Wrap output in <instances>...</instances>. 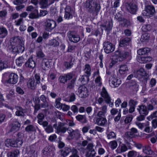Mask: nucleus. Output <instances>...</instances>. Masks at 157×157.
Masks as SVG:
<instances>
[{
	"mask_svg": "<svg viewBox=\"0 0 157 157\" xmlns=\"http://www.w3.org/2000/svg\"><path fill=\"white\" fill-rule=\"evenodd\" d=\"M16 111L15 112V115L16 116L21 117H24L25 114L23 112V109L20 107L17 106L15 107Z\"/></svg>",
	"mask_w": 157,
	"mask_h": 157,
	"instance_id": "28",
	"label": "nucleus"
},
{
	"mask_svg": "<svg viewBox=\"0 0 157 157\" xmlns=\"http://www.w3.org/2000/svg\"><path fill=\"white\" fill-rule=\"evenodd\" d=\"M131 58L130 52L117 51L116 52L115 55L113 56L111 63L110 64V66H112L118 61H122L125 59L130 60Z\"/></svg>",
	"mask_w": 157,
	"mask_h": 157,
	"instance_id": "2",
	"label": "nucleus"
},
{
	"mask_svg": "<svg viewBox=\"0 0 157 157\" xmlns=\"http://www.w3.org/2000/svg\"><path fill=\"white\" fill-rule=\"evenodd\" d=\"M38 118V122L40 125H42L43 127L47 126L48 122L47 121H43L44 118V115L43 113H39L37 116Z\"/></svg>",
	"mask_w": 157,
	"mask_h": 157,
	"instance_id": "19",
	"label": "nucleus"
},
{
	"mask_svg": "<svg viewBox=\"0 0 157 157\" xmlns=\"http://www.w3.org/2000/svg\"><path fill=\"white\" fill-rule=\"evenodd\" d=\"M137 110L140 114H143L146 116L148 113L146 106L145 105H141L138 106Z\"/></svg>",
	"mask_w": 157,
	"mask_h": 157,
	"instance_id": "22",
	"label": "nucleus"
},
{
	"mask_svg": "<svg viewBox=\"0 0 157 157\" xmlns=\"http://www.w3.org/2000/svg\"><path fill=\"white\" fill-rule=\"evenodd\" d=\"M17 136L19 137L16 140H14V145L13 146V147H18L21 146L23 143L22 140V134L18 133L17 134Z\"/></svg>",
	"mask_w": 157,
	"mask_h": 157,
	"instance_id": "20",
	"label": "nucleus"
},
{
	"mask_svg": "<svg viewBox=\"0 0 157 157\" xmlns=\"http://www.w3.org/2000/svg\"><path fill=\"white\" fill-rule=\"evenodd\" d=\"M113 21L112 20L106 21L105 24L101 25L105 30L109 31L111 29L113 26Z\"/></svg>",
	"mask_w": 157,
	"mask_h": 157,
	"instance_id": "26",
	"label": "nucleus"
},
{
	"mask_svg": "<svg viewBox=\"0 0 157 157\" xmlns=\"http://www.w3.org/2000/svg\"><path fill=\"white\" fill-rule=\"evenodd\" d=\"M96 123L99 126H104L107 124V120L105 117H99L96 120Z\"/></svg>",
	"mask_w": 157,
	"mask_h": 157,
	"instance_id": "24",
	"label": "nucleus"
},
{
	"mask_svg": "<svg viewBox=\"0 0 157 157\" xmlns=\"http://www.w3.org/2000/svg\"><path fill=\"white\" fill-rule=\"evenodd\" d=\"M78 153V151L75 148H73V150H72V155L69 157H79Z\"/></svg>",
	"mask_w": 157,
	"mask_h": 157,
	"instance_id": "57",
	"label": "nucleus"
},
{
	"mask_svg": "<svg viewBox=\"0 0 157 157\" xmlns=\"http://www.w3.org/2000/svg\"><path fill=\"white\" fill-rule=\"evenodd\" d=\"M128 70V67L126 65H123L120 66L119 71L121 74H124L127 72Z\"/></svg>",
	"mask_w": 157,
	"mask_h": 157,
	"instance_id": "32",
	"label": "nucleus"
},
{
	"mask_svg": "<svg viewBox=\"0 0 157 157\" xmlns=\"http://www.w3.org/2000/svg\"><path fill=\"white\" fill-rule=\"evenodd\" d=\"M74 64L72 61V59H71L70 62H65L64 63V65L65 67L67 69L71 68Z\"/></svg>",
	"mask_w": 157,
	"mask_h": 157,
	"instance_id": "55",
	"label": "nucleus"
},
{
	"mask_svg": "<svg viewBox=\"0 0 157 157\" xmlns=\"http://www.w3.org/2000/svg\"><path fill=\"white\" fill-rule=\"evenodd\" d=\"M37 128L32 125L30 124L27 126L25 128L26 131L28 132H36Z\"/></svg>",
	"mask_w": 157,
	"mask_h": 157,
	"instance_id": "42",
	"label": "nucleus"
},
{
	"mask_svg": "<svg viewBox=\"0 0 157 157\" xmlns=\"http://www.w3.org/2000/svg\"><path fill=\"white\" fill-rule=\"evenodd\" d=\"M107 106L104 105L100 108V110L98 113L97 115L99 117H105L107 113Z\"/></svg>",
	"mask_w": 157,
	"mask_h": 157,
	"instance_id": "18",
	"label": "nucleus"
},
{
	"mask_svg": "<svg viewBox=\"0 0 157 157\" xmlns=\"http://www.w3.org/2000/svg\"><path fill=\"white\" fill-rule=\"evenodd\" d=\"M150 51V49L148 48H144L139 50L137 53L139 55H144L149 52Z\"/></svg>",
	"mask_w": 157,
	"mask_h": 157,
	"instance_id": "38",
	"label": "nucleus"
},
{
	"mask_svg": "<svg viewBox=\"0 0 157 157\" xmlns=\"http://www.w3.org/2000/svg\"><path fill=\"white\" fill-rule=\"evenodd\" d=\"M10 43L11 45L24 46L23 40L21 37L19 36L11 38L10 39Z\"/></svg>",
	"mask_w": 157,
	"mask_h": 157,
	"instance_id": "8",
	"label": "nucleus"
},
{
	"mask_svg": "<svg viewBox=\"0 0 157 157\" xmlns=\"http://www.w3.org/2000/svg\"><path fill=\"white\" fill-rule=\"evenodd\" d=\"M127 10L132 14H135L137 10V6L134 3H127L126 4Z\"/></svg>",
	"mask_w": 157,
	"mask_h": 157,
	"instance_id": "13",
	"label": "nucleus"
},
{
	"mask_svg": "<svg viewBox=\"0 0 157 157\" xmlns=\"http://www.w3.org/2000/svg\"><path fill=\"white\" fill-rule=\"evenodd\" d=\"M45 128V131L48 133H50L53 132V129L52 125L48 124L46 126L43 127Z\"/></svg>",
	"mask_w": 157,
	"mask_h": 157,
	"instance_id": "49",
	"label": "nucleus"
},
{
	"mask_svg": "<svg viewBox=\"0 0 157 157\" xmlns=\"http://www.w3.org/2000/svg\"><path fill=\"white\" fill-rule=\"evenodd\" d=\"M76 119L82 123H85L87 122L86 118L85 116L78 115L76 117Z\"/></svg>",
	"mask_w": 157,
	"mask_h": 157,
	"instance_id": "41",
	"label": "nucleus"
},
{
	"mask_svg": "<svg viewBox=\"0 0 157 157\" xmlns=\"http://www.w3.org/2000/svg\"><path fill=\"white\" fill-rule=\"evenodd\" d=\"M39 4L41 8H46L48 6V0H40V2Z\"/></svg>",
	"mask_w": 157,
	"mask_h": 157,
	"instance_id": "48",
	"label": "nucleus"
},
{
	"mask_svg": "<svg viewBox=\"0 0 157 157\" xmlns=\"http://www.w3.org/2000/svg\"><path fill=\"white\" fill-rule=\"evenodd\" d=\"M28 87L32 90H34L36 88V83H35V81L33 78L29 79L27 82Z\"/></svg>",
	"mask_w": 157,
	"mask_h": 157,
	"instance_id": "27",
	"label": "nucleus"
},
{
	"mask_svg": "<svg viewBox=\"0 0 157 157\" xmlns=\"http://www.w3.org/2000/svg\"><path fill=\"white\" fill-rule=\"evenodd\" d=\"M150 35L147 33H145L143 34L141 36L140 40L142 42H144L149 40L150 38Z\"/></svg>",
	"mask_w": 157,
	"mask_h": 157,
	"instance_id": "47",
	"label": "nucleus"
},
{
	"mask_svg": "<svg viewBox=\"0 0 157 157\" xmlns=\"http://www.w3.org/2000/svg\"><path fill=\"white\" fill-rule=\"evenodd\" d=\"M137 152L135 151H129L128 154V157H136L137 155Z\"/></svg>",
	"mask_w": 157,
	"mask_h": 157,
	"instance_id": "59",
	"label": "nucleus"
},
{
	"mask_svg": "<svg viewBox=\"0 0 157 157\" xmlns=\"http://www.w3.org/2000/svg\"><path fill=\"white\" fill-rule=\"evenodd\" d=\"M20 154V151L18 150H16L13 151L9 152L8 154V157H17Z\"/></svg>",
	"mask_w": 157,
	"mask_h": 157,
	"instance_id": "40",
	"label": "nucleus"
},
{
	"mask_svg": "<svg viewBox=\"0 0 157 157\" xmlns=\"http://www.w3.org/2000/svg\"><path fill=\"white\" fill-rule=\"evenodd\" d=\"M61 100V98H58L56 99L55 104V106L56 108H60L62 104L60 102Z\"/></svg>",
	"mask_w": 157,
	"mask_h": 157,
	"instance_id": "52",
	"label": "nucleus"
},
{
	"mask_svg": "<svg viewBox=\"0 0 157 157\" xmlns=\"http://www.w3.org/2000/svg\"><path fill=\"white\" fill-rule=\"evenodd\" d=\"M84 71L86 75L87 76H90L91 75V68L89 64H86L85 65Z\"/></svg>",
	"mask_w": 157,
	"mask_h": 157,
	"instance_id": "39",
	"label": "nucleus"
},
{
	"mask_svg": "<svg viewBox=\"0 0 157 157\" xmlns=\"http://www.w3.org/2000/svg\"><path fill=\"white\" fill-rule=\"evenodd\" d=\"M152 58L150 56L142 57L139 62L141 63H144L150 62L152 60Z\"/></svg>",
	"mask_w": 157,
	"mask_h": 157,
	"instance_id": "46",
	"label": "nucleus"
},
{
	"mask_svg": "<svg viewBox=\"0 0 157 157\" xmlns=\"http://www.w3.org/2000/svg\"><path fill=\"white\" fill-rule=\"evenodd\" d=\"M103 45L105 52L106 53H109L114 51V46L110 42L107 41H105Z\"/></svg>",
	"mask_w": 157,
	"mask_h": 157,
	"instance_id": "11",
	"label": "nucleus"
},
{
	"mask_svg": "<svg viewBox=\"0 0 157 157\" xmlns=\"http://www.w3.org/2000/svg\"><path fill=\"white\" fill-rule=\"evenodd\" d=\"M118 148L120 150L121 152H124L127 150L126 146L125 144H123L120 146Z\"/></svg>",
	"mask_w": 157,
	"mask_h": 157,
	"instance_id": "62",
	"label": "nucleus"
},
{
	"mask_svg": "<svg viewBox=\"0 0 157 157\" xmlns=\"http://www.w3.org/2000/svg\"><path fill=\"white\" fill-rule=\"evenodd\" d=\"M5 144L8 147L9 146L13 147V146L14 145V140L7 139L5 141Z\"/></svg>",
	"mask_w": 157,
	"mask_h": 157,
	"instance_id": "51",
	"label": "nucleus"
},
{
	"mask_svg": "<svg viewBox=\"0 0 157 157\" xmlns=\"http://www.w3.org/2000/svg\"><path fill=\"white\" fill-rule=\"evenodd\" d=\"M67 36L71 42L77 43L80 40V36L73 31H69L67 33Z\"/></svg>",
	"mask_w": 157,
	"mask_h": 157,
	"instance_id": "7",
	"label": "nucleus"
},
{
	"mask_svg": "<svg viewBox=\"0 0 157 157\" xmlns=\"http://www.w3.org/2000/svg\"><path fill=\"white\" fill-rule=\"evenodd\" d=\"M49 67V62L48 60L46 59H44L41 63V67L42 69L44 70H46Z\"/></svg>",
	"mask_w": 157,
	"mask_h": 157,
	"instance_id": "31",
	"label": "nucleus"
},
{
	"mask_svg": "<svg viewBox=\"0 0 157 157\" xmlns=\"http://www.w3.org/2000/svg\"><path fill=\"white\" fill-rule=\"evenodd\" d=\"M8 34V31L7 29L4 27H0V38H4Z\"/></svg>",
	"mask_w": 157,
	"mask_h": 157,
	"instance_id": "29",
	"label": "nucleus"
},
{
	"mask_svg": "<svg viewBox=\"0 0 157 157\" xmlns=\"http://www.w3.org/2000/svg\"><path fill=\"white\" fill-rule=\"evenodd\" d=\"M65 7V14L64 18L66 19H68L72 18L73 11L71 10L70 6H66L64 4H62L61 6L60 10H63Z\"/></svg>",
	"mask_w": 157,
	"mask_h": 157,
	"instance_id": "6",
	"label": "nucleus"
},
{
	"mask_svg": "<svg viewBox=\"0 0 157 157\" xmlns=\"http://www.w3.org/2000/svg\"><path fill=\"white\" fill-rule=\"evenodd\" d=\"M76 79V78L75 77L73 78V79L68 83L67 85V88L71 89L74 88Z\"/></svg>",
	"mask_w": 157,
	"mask_h": 157,
	"instance_id": "45",
	"label": "nucleus"
},
{
	"mask_svg": "<svg viewBox=\"0 0 157 157\" xmlns=\"http://www.w3.org/2000/svg\"><path fill=\"white\" fill-rule=\"evenodd\" d=\"M12 127L9 132H15L19 130L21 127L20 124L17 121H14L11 124Z\"/></svg>",
	"mask_w": 157,
	"mask_h": 157,
	"instance_id": "16",
	"label": "nucleus"
},
{
	"mask_svg": "<svg viewBox=\"0 0 157 157\" xmlns=\"http://www.w3.org/2000/svg\"><path fill=\"white\" fill-rule=\"evenodd\" d=\"M116 136L115 134L113 132H111L107 134V137L109 139L115 138Z\"/></svg>",
	"mask_w": 157,
	"mask_h": 157,
	"instance_id": "61",
	"label": "nucleus"
},
{
	"mask_svg": "<svg viewBox=\"0 0 157 157\" xmlns=\"http://www.w3.org/2000/svg\"><path fill=\"white\" fill-rule=\"evenodd\" d=\"M75 130L71 128H69L68 130L69 135L67 139L69 140L73 139L75 137Z\"/></svg>",
	"mask_w": 157,
	"mask_h": 157,
	"instance_id": "43",
	"label": "nucleus"
},
{
	"mask_svg": "<svg viewBox=\"0 0 157 157\" xmlns=\"http://www.w3.org/2000/svg\"><path fill=\"white\" fill-rule=\"evenodd\" d=\"M137 132V130L136 128H132L130 129V131L127 132L126 134L128 137L132 138L135 136V134Z\"/></svg>",
	"mask_w": 157,
	"mask_h": 157,
	"instance_id": "35",
	"label": "nucleus"
},
{
	"mask_svg": "<svg viewBox=\"0 0 157 157\" xmlns=\"http://www.w3.org/2000/svg\"><path fill=\"white\" fill-rule=\"evenodd\" d=\"M109 82L110 85L112 87H117L121 84V80L118 79L114 75L109 78Z\"/></svg>",
	"mask_w": 157,
	"mask_h": 157,
	"instance_id": "9",
	"label": "nucleus"
},
{
	"mask_svg": "<svg viewBox=\"0 0 157 157\" xmlns=\"http://www.w3.org/2000/svg\"><path fill=\"white\" fill-rule=\"evenodd\" d=\"M25 65L26 67L33 68L35 67V63L34 61L32 59L30 58L25 63Z\"/></svg>",
	"mask_w": 157,
	"mask_h": 157,
	"instance_id": "30",
	"label": "nucleus"
},
{
	"mask_svg": "<svg viewBox=\"0 0 157 157\" xmlns=\"http://www.w3.org/2000/svg\"><path fill=\"white\" fill-rule=\"evenodd\" d=\"M36 54L38 58H43L45 56L44 54L41 50H39L37 51Z\"/></svg>",
	"mask_w": 157,
	"mask_h": 157,
	"instance_id": "60",
	"label": "nucleus"
},
{
	"mask_svg": "<svg viewBox=\"0 0 157 157\" xmlns=\"http://www.w3.org/2000/svg\"><path fill=\"white\" fill-rule=\"evenodd\" d=\"M18 79L17 75L14 73H12L9 76L8 82L9 83L15 84L17 82Z\"/></svg>",
	"mask_w": 157,
	"mask_h": 157,
	"instance_id": "15",
	"label": "nucleus"
},
{
	"mask_svg": "<svg viewBox=\"0 0 157 157\" xmlns=\"http://www.w3.org/2000/svg\"><path fill=\"white\" fill-rule=\"evenodd\" d=\"M149 122H147L146 124H145L144 129V131L147 133L151 132L152 131V128L149 127Z\"/></svg>",
	"mask_w": 157,
	"mask_h": 157,
	"instance_id": "56",
	"label": "nucleus"
},
{
	"mask_svg": "<svg viewBox=\"0 0 157 157\" xmlns=\"http://www.w3.org/2000/svg\"><path fill=\"white\" fill-rule=\"evenodd\" d=\"M154 118H157V111L153 113L150 116L147 117V119L150 121Z\"/></svg>",
	"mask_w": 157,
	"mask_h": 157,
	"instance_id": "63",
	"label": "nucleus"
},
{
	"mask_svg": "<svg viewBox=\"0 0 157 157\" xmlns=\"http://www.w3.org/2000/svg\"><path fill=\"white\" fill-rule=\"evenodd\" d=\"M25 59L23 56H20L16 60V64L19 66H21L25 62Z\"/></svg>",
	"mask_w": 157,
	"mask_h": 157,
	"instance_id": "36",
	"label": "nucleus"
},
{
	"mask_svg": "<svg viewBox=\"0 0 157 157\" xmlns=\"http://www.w3.org/2000/svg\"><path fill=\"white\" fill-rule=\"evenodd\" d=\"M59 43L56 40H52L49 42V45L50 46H52L54 47H56L59 45Z\"/></svg>",
	"mask_w": 157,
	"mask_h": 157,
	"instance_id": "54",
	"label": "nucleus"
},
{
	"mask_svg": "<svg viewBox=\"0 0 157 157\" xmlns=\"http://www.w3.org/2000/svg\"><path fill=\"white\" fill-rule=\"evenodd\" d=\"M137 103L138 102L132 99H131L128 102V105L130 106L135 107Z\"/></svg>",
	"mask_w": 157,
	"mask_h": 157,
	"instance_id": "58",
	"label": "nucleus"
},
{
	"mask_svg": "<svg viewBox=\"0 0 157 157\" xmlns=\"http://www.w3.org/2000/svg\"><path fill=\"white\" fill-rule=\"evenodd\" d=\"M143 152L146 154L149 155H152L153 153L148 145H146L143 147Z\"/></svg>",
	"mask_w": 157,
	"mask_h": 157,
	"instance_id": "33",
	"label": "nucleus"
},
{
	"mask_svg": "<svg viewBox=\"0 0 157 157\" xmlns=\"http://www.w3.org/2000/svg\"><path fill=\"white\" fill-rule=\"evenodd\" d=\"M101 95L105 99V102L107 104H109L110 107H112L113 106V101H112L111 97L104 87L102 89Z\"/></svg>",
	"mask_w": 157,
	"mask_h": 157,
	"instance_id": "3",
	"label": "nucleus"
},
{
	"mask_svg": "<svg viewBox=\"0 0 157 157\" xmlns=\"http://www.w3.org/2000/svg\"><path fill=\"white\" fill-rule=\"evenodd\" d=\"M10 50L14 54L22 53L25 50L24 46L12 45Z\"/></svg>",
	"mask_w": 157,
	"mask_h": 157,
	"instance_id": "14",
	"label": "nucleus"
},
{
	"mask_svg": "<svg viewBox=\"0 0 157 157\" xmlns=\"http://www.w3.org/2000/svg\"><path fill=\"white\" fill-rule=\"evenodd\" d=\"M155 12L154 7L152 5H147L145 6V10H143L142 14L144 16L150 17L153 16Z\"/></svg>",
	"mask_w": 157,
	"mask_h": 157,
	"instance_id": "4",
	"label": "nucleus"
},
{
	"mask_svg": "<svg viewBox=\"0 0 157 157\" xmlns=\"http://www.w3.org/2000/svg\"><path fill=\"white\" fill-rule=\"evenodd\" d=\"M7 15V11L6 10L0 11V18H5Z\"/></svg>",
	"mask_w": 157,
	"mask_h": 157,
	"instance_id": "64",
	"label": "nucleus"
},
{
	"mask_svg": "<svg viewBox=\"0 0 157 157\" xmlns=\"http://www.w3.org/2000/svg\"><path fill=\"white\" fill-rule=\"evenodd\" d=\"M84 6L93 17L98 15L101 9L100 2L97 0H87L85 3Z\"/></svg>",
	"mask_w": 157,
	"mask_h": 157,
	"instance_id": "1",
	"label": "nucleus"
},
{
	"mask_svg": "<svg viewBox=\"0 0 157 157\" xmlns=\"http://www.w3.org/2000/svg\"><path fill=\"white\" fill-rule=\"evenodd\" d=\"M55 150V148L53 147H47L43 150V153L45 155H52L54 154Z\"/></svg>",
	"mask_w": 157,
	"mask_h": 157,
	"instance_id": "17",
	"label": "nucleus"
},
{
	"mask_svg": "<svg viewBox=\"0 0 157 157\" xmlns=\"http://www.w3.org/2000/svg\"><path fill=\"white\" fill-rule=\"evenodd\" d=\"M130 40L129 38H125L120 41L119 46L121 47H124L128 45Z\"/></svg>",
	"mask_w": 157,
	"mask_h": 157,
	"instance_id": "34",
	"label": "nucleus"
},
{
	"mask_svg": "<svg viewBox=\"0 0 157 157\" xmlns=\"http://www.w3.org/2000/svg\"><path fill=\"white\" fill-rule=\"evenodd\" d=\"M65 123L62 122H59V127L57 133L59 134L60 132L64 133L69 129V128L64 127Z\"/></svg>",
	"mask_w": 157,
	"mask_h": 157,
	"instance_id": "23",
	"label": "nucleus"
},
{
	"mask_svg": "<svg viewBox=\"0 0 157 157\" xmlns=\"http://www.w3.org/2000/svg\"><path fill=\"white\" fill-rule=\"evenodd\" d=\"M39 103L42 108H46L48 107V105L47 101L46 98L44 95H41L40 97Z\"/></svg>",
	"mask_w": 157,
	"mask_h": 157,
	"instance_id": "21",
	"label": "nucleus"
},
{
	"mask_svg": "<svg viewBox=\"0 0 157 157\" xmlns=\"http://www.w3.org/2000/svg\"><path fill=\"white\" fill-rule=\"evenodd\" d=\"M94 145L93 144L90 143H89L87 146L86 147V149L84 150V151H95L94 149L93 148Z\"/></svg>",
	"mask_w": 157,
	"mask_h": 157,
	"instance_id": "53",
	"label": "nucleus"
},
{
	"mask_svg": "<svg viewBox=\"0 0 157 157\" xmlns=\"http://www.w3.org/2000/svg\"><path fill=\"white\" fill-rule=\"evenodd\" d=\"M135 75L138 78H143L144 80L147 82L148 79V75L142 68H140L135 72Z\"/></svg>",
	"mask_w": 157,
	"mask_h": 157,
	"instance_id": "10",
	"label": "nucleus"
},
{
	"mask_svg": "<svg viewBox=\"0 0 157 157\" xmlns=\"http://www.w3.org/2000/svg\"><path fill=\"white\" fill-rule=\"evenodd\" d=\"M39 17L38 11L36 9H35L33 12L30 13L29 15V17L32 19L37 18Z\"/></svg>",
	"mask_w": 157,
	"mask_h": 157,
	"instance_id": "37",
	"label": "nucleus"
},
{
	"mask_svg": "<svg viewBox=\"0 0 157 157\" xmlns=\"http://www.w3.org/2000/svg\"><path fill=\"white\" fill-rule=\"evenodd\" d=\"M45 29L48 31H51L56 26V22L53 20L47 19L44 22Z\"/></svg>",
	"mask_w": 157,
	"mask_h": 157,
	"instance_id": "5",
	"label": "nucleus"
},
{
	"mask_svg": "<svg viewBox=\"0 0 157 157\" xmlns=\"http://www.w3.org/2000/svg\"><path fill=\"white\" fill-rule=\"evenodd\" d=\"M79 96L81 98H85L88 95V90L84 86H81L78 88Z\"/></svg>",
	"mask_w": 157,
	"mask_h": 157,
	"instance_id": "12",
	"label": "nucleus"
},
{
	"mask_svg": "<svg viewBox=\"0 0 157 157\" xmlns=\"http://www.w3.org/2000/svg\"><path fill=\"white\" fill-rule=\"evenodd\" d=\"M89 76L86 75H83L81 77L80 79V80L82 84H85L87 83L89 81Z\"/></svg>",
	"mask_w": 157,
	"mask_h": 157,
	"instance_id": "44",
	"label": "nucleus"
},
{
	"mask_svg": "<svg viewBox=\"0 0 157 157\" xmlns=\"http://www.w3.org/2000/svg\"><path fill=\"white\" fill-rule=\"evenodd\" d=\"M96 154L95 151H86V157H94Z\"/></svg>",
	"mask_w": 157,
	"mask_h": 157,
	"instance_id": "50",
	"label": "nucleus"
},
{
	"mask_svg": "<svg viewBox=\"0 0 157 157\" xmlns=\"http://www.w3.org/2000/svg\"><path fill=\"white\" fill-rule=\"evenodd\" d=\"M73 148H72L66 147L64 148L61 152V155L63 157H65L67 156L70 152L72 153V151L73 150Z\"/></svg>",
	"mask_w": 157,
	"mask_h": 157,
	"instance_id": "25",
	"label": "nucleus"
}]
</instances>
